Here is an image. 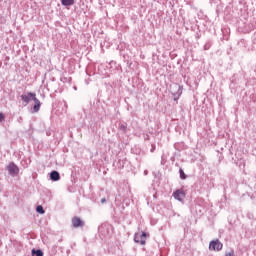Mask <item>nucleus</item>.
I'll use <instances>...</instances> for the list:
<instances>
[{"mask_svg": "<svg viewBox=\"0 0 256 256\" xmlns=\"http://www.w3.org/2000/svg\"><path fill=\"white\" fill-rule=\"evenodd\" d=\"M20 97L25 106H27L28 103H31V101H34L32 113H39V110L41 109V101L37 99V94L27 92L26 94H22Z\"/></svg>", "mask_w": 256, "mask_h": 256, "instance_id": "f257e3e1", "label": "nucleus"}, {"mask_svg": "<svg viewBox=\"0 0 256 256\" xmlns=\"http://www.w3.org/2000/svg\"><path fill=\"white\" fill-rule=\"evenodd\" d=\"M171 93L174 97V101H178L179 97L183 95V87L179 84H174L171 88Z\"/></svg>", "mask_w": 256, "mask_h": 256, "instance_id": "f03ea898", "label": "nucleus"}, {"mask_svg": "<svg viewBox=\"0 0 256 256\" xmlns=\"http://www.w3.org/2000/svg\"><path fill=\"white\" fill-rule=\"evenodd\" d=\"M6 170L8 171L9 175H11V177H16V175H19V166H17L15 162H10L6 166Z\"/></svg>", "mask_w": 256, "mask_h": 256, "instance_id": "7ed1b4c3", "label": "nucleus"}, {"mask_svg": "<svg viewBox=\"0 0 256 256\" xmlns=\"http://www.w3.org/2000/svg\"><path fill=\"white\" fill-rule=\"evenodd\" d=\"M134 241L135 243H140V245H145L147 241V232H142V234L135 233Z\"/></svg>", "mask_w": 256, "mask_h": 256, "instance_id": "20e7f679", "label": "nucleus"}, {"mask_svg": "<svg viewBox=\"0 0 256 256\" xmlns=\"http://www.w3.org/2000/svg\"><path fill=\"white\" fill-rule=\"evenodd\" d=\"M210 251H221L223 249V243L219 240H212L209 244Z\"/></svg>", "mask_w": 256, "mask_h": 256, "instance_id": "39448f33", "label": "nucleus"}, {"mask_svg": "<svg viewBox=\"0 0 256 256\" xmlns=\"http://www.w3.org/2000/svg\"><path fill=\"white\" fill-rule=\"evenodd\" d=\"M72 227H74V229H79V227H85V221L77 216H74L72 218Z\"/></svg>", "mask_w": 256, "mask_h": 256, "instance_id": "423d86ee", "label": "nucleus"}, {"mask_svg": "<svg viewBox=\"0 0 256 256\" xmlns=\"http://www.w3.org/2000/svg\"><path fill=\"white\" fill-rule=\"evenodd\" d=\"M174 199L177 201H183L185 199V190L184 189H178L173 193Z\"/></svg>", "mask_w": 256, "mask_h": 256, "instance_id": "0eeeda50", "label": "nucleus"}, {"mask_svg": "<svg viewBox=\"0 0 256 256\" xmlns=\"http://www.w3.org/2000/svg\"><path fill=\"white\" fill-rule=\"evenodd\" d=\"M50 179L51 181H60L61 180V174L57 170H53L50 172Z\"/></svg>", "mask_w": 256, "mask_h": 256, "instance_id": "6e6552de", "label": "nucleus"}, {"mask_svg": "<svg viewBox=\"0 0 256 256\" xmlns=\"http://www.w3.org/2000/svg\"><path fill=\"white\" fill-rule=\"evenodd\" d=\"M118 129L119 131H121V133H123V135H125L129 131V128L127 127V122L119 123Z\"/></svg>", "mask_w": 256, "mask_h": 256, "instance_id": "1a4fd4ad", "label": "nucleus"}, {"mask_svg": "<svg viewBox=\"0 0 256 256\" xmlns=\"http://www.w3.org/2000/svg\"><path fill=\"white\" fill-rule=\"evenodd\" d=\"M61 4L63 7H71V5H75V0H61Z\"/></svg>", "mask_w": 256, "mask_h": 256, "instance_id": "9d476101", "label": "nucleus"}, {"mask_svg": "<svg viewBox=\"0 0 256 256\" xmlns=\"http://www.w3.org/2000/svg\"><path fill=\"white\" fill-rule=\"evenodd\" d=\"M32 256H44L43 250L41 249H32Z\"/></svg>", "mask_w": 256, "mask_h": 256, "instance_id": "9b49d317", "label": "nucleus"}, {"mask_svg": "<svg viewBox=\"0 0 256 256\" xmlns=\"http://www.w3.org/2000/svg\"><path fill=\"white\" fill-rule=\"evenodd\" d=\"M179 175H180V179H182L183 181L187 179V174H185V171H183V168L179 169Z\"/></svg>", "mask_w": 256, "mask_h": 256, "instance_id": "f8f14e48", "label": "nucleus"}, {"mask_svg": "<svg viewBox=\"0 0 256 256\" xmlns=\"http://www.w3.org/2000/svg\"><path fill=\"white\" fill-rule=\"evenodd\" d=\"M36 211H37V213H39L40 215H45V209L43 208L42 205H38V206L36 207Z\"/></svg>", "mask_w": 256, "mask_h": 256, "instance_id": "ddd939ff", "label": "nucleus"}, {"mask_svg": "<svg viewBox=\"0 0 256 256\" xmlns=\"http://www.w3.org/2000/svg\"><path fill=\"white\" fill-rule=\"evenodd\" d=\"M60 81H62V83H69V81H71V78L62 77L60 78Z\"/></svg>", "mask_w": 256, "mask_h": 256, "instance_id": "4468645a", "label": "nucleus"}, {"mask_svg": "<svg viewBox=\"0 0 256 256\" xmlns=\"http://www.w3.org/2000/svg\"><path fill=\"white\" fill-rule=\"evenodd\" d=\"M2 121H5V114L0 112V123H2Z\"/></svg>", "mask_w": 256, "mask_h": 256, "instance_id": "2eb2a0df", "label": "nucleus"}, {"mask_svg": "<svg viewBox=\"0 0 256 256\" xmlns=\"http://www.w3.org/2000/svg\"><path fill=\"white\" fill-rule=\"evenodd\" d=\"M100 203H102V204L107 203V199L102 198V199L100 200Z\"/></svg>", "mask_w": 256, "mask_h": 256, "instance_id": "dca6fc26", "label": "nucleus"}]
</instances>
